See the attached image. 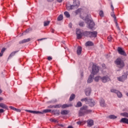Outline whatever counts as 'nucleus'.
Returning a JSON list of instances; mask_svg holds the SVG:
<instances>
[{"mask_svg": "<svg viewBox=\"0 0 128 128\" xmlns=\"http://www.w3.org/2000/svg\"><path fill=\"white\" fill-rule=\"evenodd\" d=\"M92 112V110H89L88 106H84L80 108L78 114L80 116H85V114H90Z\"/></svg>", "mask_w": 128, "mask_h": 128, "instance_id": "f257e3e1", "label": "nucleus"}, {"mask_svg": "<svg viewBox=\"0 0 128 128\" xmlns=\"http://www.w3.org/2000/svg\"><path fill=\"white\" fill-rule=\"evenodd\" d=\"M84 36H86L87 38H96L98 36V32L96 31H94V32H88V31H86L84 32Z\"/></svg>", "mask_w": 128, "mask_h": 128, "instance_id": "f03ea898", "label": "nucleus"}, {"mask_svg": "<svg viewBox=\"0 0 128 128\" xmlns=\"http://www.w3.org/2000/svg\"><path fill=\"white\" fill-rule=\"evenodd\" d=\"M81 102H85L86 104H89L90 106H94L96 102L92 99L88 98H84L81 100Z\"/></svg>", "mask_w": 128, "mask_h": 128, "instance_id": "7ed1b4c3", "label": "nucleus"}, {"mask_svg": "<svg viewBox=\"0 0 128 128\" xmlns=\"http://www.w3.org/2000/svg\"><path fill=\"white\" fill-rule=\"evenodd\" d=\"M82 18L84 20H86V24H88V28H90L91 30L92 28H94V21H92V20L86 18H84V17H82Z\"/></svg>", "mask_w": 128, "mask_h": 128, "instance_id": "20e7f679", "label": "nucleus"}, {"mask_svg": "<svg viewBox=\"0 0 128 128\" xmlns=\"http://www.w3.org/2000/svg\"><path fill=\"white\" fill-rule=\"evenodd\" d=\"M114 62L119 68H122L124 66V62L121 58H117Z\"/></svg>", "mask_w": 128, "mask_h": 128, "instance_id": "39448f33", "label": "nucleus"}, {"mask_svg": "<svg viewBox=\"0 0 128 128\" xmlns=\"http://www.w3.org/2000/svg\"><path fill=\"white\" fill-rule=\"evenodd\" d=\"M127 78L128 74L126 73H124L122 76L117 78L119 82H124V80H126Z\"/></svg>", "mask_w": 128, "mask_h": 128, "instance_id": "423d86ee", "label": "nucleus"}, {"mask_svg": "<svg viewBox=\"0 0 128 128\" xmlns=\"http://www.w3.org/2000/svg\"><path fill=\"white\" fill-rule=\"evenodd\" d=\"M100 71L98 66H96V64H93L92 66V74H96L98 72Z\"/></svg>", "mask_w": 128, "mask_h": 128, "instance_id": "0eeeda50", "label": "nucleus"}, {"mask_svg": "<svg viewBox=\"0 0 128 128\" xmlns=\"http://www.w3.org/2000/svg\"><path fill=\"white\" fill-rule=\"evenodd\" d=\"M110 92H114V94H116L117 96L119 98H122V94L120 92L116 89H111Z\"/></svg>", "mask_w": 128, "mask_h": 128, "instance_id": "6e6552de", "label": "nucleus"}, {"mask_svg": "<svg viewBox=\"0 0 128 128\" xmlns=\"http://www.w3.org/2000/svg\"><path fill=\"white\" fill-rule=\"evenodd\" d=\"M110 78L108 76L101 77V81L104 84H106V82H110Z\"/></svg>", "mask_w": 128, "mask_h": 128, "instance_id": "1a4fd4ad", "label": "nucleus"}, {"mask_svg": "<svg viewBox=\"0 0 128 128\" xmlns=\"http://www.w3.org/2000/svg\"><path fill=\"white\" fill-rule=\"evenodd\" d=\"M118 50L120 54H122V56H126V52H124V50H122V48L118 47Z\"/></svg>", "mask_w": 128, "mask_h": 128, "instance_id": "9d476101", "label": "nucleus"}, {"mask_svg": "<svg viewBox=\"0 0 128 128\" xmlns=\"http://www.w3.org/2000/svg\"><path fill=\"white\" fill-rule=\"evenodd\" d=\"M92 92V88H86L85 90V94L86 96H90Z\"/></svg>", "mask_w": 128, "mask_h": 128, "instance_id": "9b49d317", "label": "nucleus"}, {"mask_svg": "<svg viewBox=\"0 0 128 128\" xmlns=\"http://www.w3.org/2000/svg\"><path fill=\"white\" fill-rule=\"evenodd\" d=\"M88 126L90 128L92 126H94V120H87Z\"/></svg>", "mask_w": 128, "mask_h": 128, "instance_id": "f8f14e48", "label": "nucleus"}, {"mask_svg": "<svg viewBox=\"0 0 128 128\" xmlns=\"http://www.w3.org/2000/svg\"><path fill=\"white\" fill-rule=\"evenodd\" d=\"M73 4L75 6L78 8V6H80V0H74L73 2Z\"/></svg>", "mask_w": 128, "mask_h": 128, "instance_id": "ddd939ff", "label": "nucleus"}, {"mask_svg": "<svg viewBox=\"0 0 128 128\" xmlns=\"http://www.w3.org/2000/svg\"><path fill=\"white\" fill-rule=\"evenodd\" d=\"M100 106H102L103 108H104L106 106V102H104V100L102 98L100 101Z\"/></svg>", "mask_w": 128, "mask_h": 128, "instance_id": "4468645a", "label": "nucleus"}, {"mask_svg": "<svg viewBox=\"0 0 128 128\" xmlns=\"http://www.w3.org/2000/svg\"><path fill=\"white\" fill-rule=\"evenodd\" d=\"M76 6L74 4L70 5V6H67L66 8L68 10H74L76 8Z\"/></svg>", "mask_w": 128, "mask_h": 128, "instance_id": "2eb2a0df", "label": "nucleus"}, {"mask_svg": "<svg viewBox=\"0 0 128 128\" xmlns=\"http://www.w3.org/2000/svg\"><path fill=\"white\" fill-rule=\"evenodd\" d=\"M120 122H123V124H128V119L126 118H122L120 120Z\"/></svg>", "mask_w": 128, "mask_h": 128, "instance_id": "dca6fc26", "label": "nucleus"}, {"mask_svg": "<svg viewBox=\"0 0 128 128\" xmlns=\"http://www.w3.org/2000/svg\"><path fill=\"white\" fill-rule=\"evenodd\" d=\"M16 52H18V51H14V52H12L10 54L9 56L8 57V60L12 58V56H14V54H16Z\"/></svg>", "mask_w": 128, "mask_h": 128, "instance_id": "f3484780", "label": "nucleus"}, {"mask_svg": "<svg viewBox=\"0 0 128 128\" xmlns=\"http://www.w3.org/2000/svg\"><path fill=\"white\" fill-rule=\"evenodd\" d=\"M30 40V38L24 39L21 41H20L19 44H24L26 42H28Z\"/></svg>", "mask_w": 128, "mask_h": 128, "instance_id": "a211bd4d", "label": "nucleus"}, {"mask_svg": "<svg viewBox=\"0 0 128 128\" xmlns=\"http://www.w3.org/2000/svg\"><path fill=\"white\" fill-rule=\"evenodd\" d=\"M82 47L80 46H78L77 49V54H78V56H80V54H82Z\"/></svg>", "mask_w": 128, "mask_h": 128, "instance_id": "6ab92c4d", "label": "nucleus"}, {"mask_svg": "<svg viewBox=\"0 0 128 128\" xmlns=\"http://www.w3.org/2000/svg\"><path fill=\"white\" fill-rule=\"evenodd\" d=\"M94 43L92 41H88L86 43V46H92Z\"/></svg>", "mask_w": 128, "mask_h": 128, "instance_id": "aec40b11", "label": "nucleus"}, {"mask_svg": "<svg viewBox=\"0 0 128 128\" xmlns=\"http://www.w3.org/2000/svg\"><path fill=\"white\" fill-rule=\"evenodd\" d=\"M70 106H72V104H64L61 106V108H70Z\"/></svg>", "mask_w": 128, "mask_h": 128, "instance_id": "412c9836", "label": "nucleus"}, {"mask_svg": "<svg viewBox=\"0 0 128 128\" xmlns=\"http://www.w3.org/2000/svg\"><path fill=\"white\" fill-rule=\"evenodd\" d=\"M68 112H70L69 110H63L61 111V114H62V116H66V114H68Z\"/></svg>", "mask_w": 128, "mask_h": 128, "instance_id": "4be33fe9", "label": "nucleus"}, {"mask_svg": "<svg viewBox=\"0 0 128 128\" xmlns=\"http://www.w3.org/2000/svg\"><path fill=\"white\" fill-rule=\"evenodd\" d=\"M92 78L93 76L90 74L87 81L88 84H90V82H92Z\"/></svg>", "mask_w": 128, "mask_h": 128, "instance_id": "5701e85b", "label": "nucleus"}, {"mask_svg": "<svg viewBox=\"0 0 128 128\" xmlns=\"http://www.w3.org/2000/svg\"><path fill=\"white\" fill-rule=\"evenodd\" d=\"M0 108H6V110L8 109V106L5 104H4L3 103H0Z\"/></svg>", "mask_w": 128, "mask_h": 128, "instance_id": "b1692460", "label": "nucleus"}, {"mask_svg": "<svg viewBox=\"0 0 128 128\" xmlns=\"http://www.w3.org/2000/svg\"><path fill=\"white\" fill-rule=\"evenodd\" d=\"M52 114H54L55 116H58L60 114V110H52Z\"/></svg>", "mask_w": 128, "mask_h": 128, "instance_id": "393cba45", "label": "nucleus"}, {"mask_svg": "<svg viewBox=\"0 0 128 128\" xmlns=\"http://www.w3.org/2000/svg\"><path fill=\"white\" fill-rule=\"evenodd\" d=\"M118 116L114 115V114H111L108 116V118H110V120H116V118H117Z\"/></svg>", "mask_w": 128, "mask_h": 128, "instance_id": "a878e982", "label": "nucleus"}, {"mask_svg": "<svg viewBox=\"0 0 128 128\" xmlns=\"http://www.w3.org/2000/svg\"><path fill=\"white\" fill-rule=\"evenodd\" d=\"M52 112V110L50 109H46V110H44L42 112V114H46L48 112Z\"/></svg>", "mask_w": 128, "mask_h": 128, "instance_id": "bb28decb", "label": "nucleus"}, {"mask_svg": "<svg viewBox=\"0 0 128 128\" xmlns=\"http://www.w3.org/2000/svg\"><path fill=\"white\" fill-rule=\"evenodd\" d=\"M6 48H4L2 49L1 52H0V56H2L4 55V52H6Z\"/></svg>", "mask_w": 128, "mask_h": 128, "instance_id": "cd10ccee", "label": "nucleus"}, {"mask_svg": "<svg viewBox=\"0 0 128 128\" xmlns=\"http://www.w3.org/2000/svg\"><path fill=\"white\" fill-rule=\"evenodd\" d=\"M120 114V116H124L125 118H128V113L126 112L121 113Z\"/></svg>", "mask_w": 128, "mask_h": 128, "instance_id": "c85d7f7f", "label": "nucleus"}, {"mask_svg": "<svg viewBox=\"0 0 128 128\" xmlns=\"http://www.w3.org/2000/svg\"><path fill=\"white\" fill-rule=\"evenodd\" d=\"M63 19H64V16L62 14H60L58 18V22H60V20H62Z\"/></svg>", "mask_w": 128, "mask_h": 128, "instance_id": "c756f323", "label": "nucleus"}, {"mask_svg": "<svg viewBox=\"0 0 128 128\" xmlns=\"http://www.w3.org/2000/svg\"><path fill=\"white\" fill-rule=\"evenodd\" d=\"M76 98V95L74 94H72L70 98V102H72V100H74V98Z\"/></svg>", "mask_w": 128, "mask_h": 128, "instance_id": "7c9ffc66", "label": "nucleus"}, {"mask_svg": "<svg viewBox=\"0 0 128 128\" xmlns=\"http://www.w3.org/2000/svg\"><path fill=\"white\" fill-rule=\"evenodd\" d=\"M76 36H77V38L78 40H80V38H82V36H84V32L81 34H77Z\"/></svg>", "mask_w": 128, "mask_h": 128, "instance_id": "2f4dec72", "label": "nucleus"}, {"mask_svg": "<svg viewBox=\"0 0 128 128\" xmlns=\"http://www.w3.org/2000/svg\"><path fill=\"white\" fill-rule=\"evenodd\" d=\"M102 77L100 76H97L95 77L94 80L95 82H98L100 80H101Z\"/></svg>", "mask_w": 128, "mask_h": 128, "instance_id": "473e14b6", "label": "nucleus"}, {"mask_svg": "<svg viewBox=\"0 0 128 128\" xmlns=\"http://www.w3.org/2000/svg\"><path fill=\"white\" fill-rule=\"evenodd\" d=\"M82 106V102H78L77 103V104L76 105V108H80V106Z\"/></svg>", "mask_w": 128, "mask_h": 128, "instance_id": "72a5a7b5", "label": "nucleus"}, {"mask_svg": "<svg viewBox=\"0 0 128 128\" xmlns=\"http://www.w3.org/2000/svg\"><path fill=\"white\" fill-rule=\"evenodd\" d=\"M64 14L67 18H70V13H68V12H64Z\"/></svg>", "mask_w": 128, "mask_h": 128, "instance_id": "f704fd0d", "label": "nucleus"}, {"mask_svg": "<svg viewBox=\"0 0 128 128\" xmlns=\"http://www.w3.org/2000/svg\"><path fill=\"white\" fill-rule=\"evenodd\" d=\"M111 16H112V18H114V20H116V14H114V11L111 12Z\"/></svg>", "mask_w": 128, "mask_h": 128, "instance_id": "c9c22d12", "label": "nucleus"}, {"mask_svg": "<svg viewBox=\"0 0 128 128\" xmlns=\"http://www.w3.org/2000/svg\"><path fill=\"white\" fill-rule=\"evenodd\" d=\"M50 21H45L44 22V26H48L50 24Z\"/></svg>", "mask_w": 128, "mask_h": 128, "instance_id": "e433bc0d", "label": "nucleus"}, {"mask_svg": "<svg viewBox=\"0 0 128 128\" xmlns=\"http://www.w3.org/2000/svg\"><path fill=\"white\" fill-rule=\"evenodd\" d=\"M32 28H28L26 31H25V32L26 34H28V32H32Z\"/></svg>", "mask_w": 128, "mask_h": 128, "instance_id": "4c0bfd02", "label": "nucleus"}, {"mask_svg": "<svg viewBox=\"0 0 128 128\" xmlns=\"http://www.w3.org/2000/svg\"><path fill=\"white\" fill-rule=\"evenodd\" d=\"M82 34V32L80 31V29H77L76 31V34Z\"/></svg>", "mask_w": 128, "mask_h": 128, "instance_id": "58836bf2", "label": "nucleus"}, {"mask_svg": "<svg viewBox=\"0 0 128 128\" xmlns=\"http://www.w3.org/2000/svg\"><path fill=\"white\" fill-rule=\"evenodd\" d=\"M80 12H82V8H78L76 11L75 13L76 14H80Z\"/></svg>", "mask_w": 128, "mask_h": 128, "instance_id": "ea45409f", "label": "nucleus"}, {"mask_svg": "<svg viewBox=\"0 0 128 128\" xmlns=\"http://www.w3.org/2000/svg\"><path fill=\"white\" fill-rule=\"evenodd\" d=\"M62 108V104H58L54 105V108Z\"/></svg>", "mask_w": 128, "mask_h": 128, "instance_id": "a19ab883", "label": "nucleus"}, {"mask_svg": "<svg viewBox=\"0 0 128 128\" xmlns=\"http://www.w3.org/2000/svg\"><path fill=\"white\" fill-rule=\"evenodd\" d=\"M42 112H39V111H34V110L33 114H42Z\"/></svg>", "mask_w": 128, "mask_h": 128, "instance_id": "79ce46f5", "label": "nucleus"}, {"mask_svg": "<svg viewBox=\"0 0 128 128\" xmlns=\"http://www.w3.org/2000/svg\"><path fill=\"white\" fill-rule=\"evenodd\" d=\"M99 16L102 18L104 16V12L102 10H100L99 12Z\"/></svg>", "mask_w": 128, "mask_h": 128, "instance_id": "37998d69", "label": "nucleus"}, {"mask_svg": "<svg viewBox=\"0 0 128 128\" xmlns=\"http://www.w3.org/2000/svg\"><path fill=\"white\" fill-rule=\"evenodd\" d=\"M115 24H116V28H118V30H120V26H118V22H116V21L115 22Z\"/></svg>", "mask_w": 128, "mask_h": 128, "instance_id": "c03bdc74", "label": "nucleus"}, {"mask_svg": "<svg viewBox=\"0 0 128 128\" xmlns=\"http://www.w3.org/2000/svg\"><path fill=\"white\" fill-rule=\"evenodd\" d=\"M79 26H84V22H80L79 23Z\"/></svg>", "mask_w": 128, "mask_h": 128, "instance_id": "a18cd8bd", "label": "nucleus"}, {"mask_svg": "<svg viewBox=\"0 0 128 128\" xmlns=\"http://www.w3.org/2000/svg\"><path fill=\"white\" fill-rule=\"evenodd\" d=\"M112 38L110 36H108V42H112Z\"/></svg>", "mask_w": 128, "mask_h": 128, "instance_id": "49530a36", "label": "nucleus"}, {"mask_svg": "<svg viewBox=\"0 0 128 128\" xmlns=\"http://www.w3.org/2000/svg\"><path fill=\"white\" fill-rule=\"evenodd\" d=\"M9 108H10L11 110H16V108H15L12 106H10Z\"/></svg>", "mask_w": 128, "mask_h": 128, "instance_id": "de8ad7c7", "label": "nucleus"}, {"mask_svg": "<svg viewBox=\"0 0 128 128\" xmlns=\"http://www.w3.org/2000/svg\"><path fill=\"white\" fill-rule=\"evenodd\" d=\"M48 108H54V105H50L48 106Z\"/></svg>", "mask_w": 128, "mask_h": 128, "instance_id": "09e8293b", "label": "nucleus"}, {"mask_svg": "<svg viewBox=\"0 0 128 128\" xmlns=\"http://www.w3.org/2000/svg\"><path fill=\"white\" fill-rule=\"evenodd\" d=\"M26 112H30L31 114H34V110H26Z\"/></svg>", "mask_w": 128, "mask_h": 128, "instance_id": "8fccbe9b", "label": "nucleus"}, {"mask_svg": "<svg viewBox=\"0 0 128 128\" xmlns=\"http://www.w3.org/2000/svg\"><path fill=\"white\" fill-rule=\"evenodd\" d=\"M46 38H40V39H38V42H40V40H46Z\"/></svg>", "mask_w": 128, "mask_h": 128, "instance_id": "3c124183", "label": "nucleus"}, {"mask_svg": "<svg viewBox=\"0 0 128 128\" xmlns=\"http://www.w3.org/2000/svg\"><path fill=\"white\" fill-rule=\"evenodd\" d=\"M48 60H52V58L51 56H48Z\"/></svg>", "mask_w": 128, "mask_h": 128, "instance_id": "603ef678", "label": "nucleus"}, {"mask_svg": "<svg viewBox=\"0 0 128 128\" xmlns=\"http://www.w3.org/2000/svg\"><path fill=\"white\" fill-rule=\"evenodd\" d=\"M15 111L17 112H20V109L16 108V110H15Z\"/></svg>", "mask_w": 128, "mask_h": 128, "instance_id": "864d4df0", "label": "nucleus"}, {"mask_svg": "<svg viewBox=\"0 0 128 128\" xmlns=\"http://www.w3.org/2000/svg\"><path fill=\"white\" fill-rule=\"evenodd\" d=\"M4 110L3 109H0V114L4 112Z\"/></svg>", "mask_w": 128, "mask_h": 128, "instance_id": "5fc2aeb1", "label": "nucleus"}, {"mask_svg": "<svg viewBox=\"0 0 128 128\" xmlns=\"http://www.w3.org/2000/svg\"><path fill=\"white\" fill-rule=\"evenodd\" d=\"M111 8L112 12H114V6H112V4H111Z\"/></svg>", "mask_w": 128, "mask_h": 128, "instance_id": "6e6d98bb", "label": "nucleus"}, {"mask_svg": "<svg viewBox=\"0 0 128 128\" xmlns=\"http://www.w3.org/2000/svg\"><path fill=\"white\" fill-rule=\"evenodd\" d=\"M69 28H71L72 26V23H70L68 25Z\"/></svg>", "mask_w": 128, "mask_h": 128, "instance_id": "4d7b16f0", "label": "nucleus"}, {"mask_svg": "<svg viewBox=\"0 0 128 128\" xmlns=\"http://www.w3.org/2000/svg\"><path fill=\"white\" fill-rule=\"evenodd\" d=\"M52 122H56V120L54 119H51Z\"/></svg>", "mask_w": 128, "mask_h": 128, "instance_id": "13d9d810", "label": "nucleus"}, {"mask_svg": "<svg viewBox=\"0 0 128 128\" xmlns=\"http://www.w3.org/2000/svg\"><path fill=\"white\" fill-rule=\"evenodd\" d=\"M56 102V99H54L53 101L50 102Z\"/></svg>", "mask_w": 128, "mask_h": 128, "instance_id": "bf43d9fd", "label": "nucleus"}, {"mask_svg": "<svg viewBox=\"0 0 128 128\" xmlns=\"http://www.w3.org/2000/svg\"><path fill=\"white\" fill-rule=\"evenodd\" d=\"M76 124H82V122L79 121V122H76Z\"/></svg>", "mask_w": 128, "mask_h": 128, "instance_id": "052dcab7", "label": "nucleus"}, {"mask_svg": "<svg viewBox=\"0 0 128 128\" xmlns=\"http://www.w3.org/2000/svg\"><path fill=\"white\" fill-rule=\"evenodd\" d=\"M51 32H52V34H54V30L52 29V30H51Z\"/></svg>", "mask_w": 128, "mask_h": 128, "instance_id": "680f3d73", "label": "nucleus"}, {"mask_svg": "<svg viewBox=\"0 0 128 128\" xmlns=\"http://www.w3.org/2000/svg\"><path fill=\"white\" fill-rule=\"evenodd\" d=\"M57 2H62V0H57Z\"/></svg>", "mask_w": 128, "mask_h": 128, "instance_id": "e2e57ef3", "label": "nucleus"}, {"mask_svg": "<svg viewBox=\"0 0 128 128\" xmlns=\"http://www.w3.org/2000/svg\"><path fill=\"white\" fill-rule=\"evenodd\" d=\"M68 128H74V127H72V126H68Z\"/></svg>", "mask_w": 128, "mask_h": 128, "instance_id": "0e129e2a", "label": "nucleus"}, {"mask_svg": "<svg viewBox=\"0 0 128 128\" xmlns=\"http://www.w3.org/2000/svg\"><path fill=\"white\" fill-rule=\"evenodd\" d=\"M80 76H81L82 78V76H84V73H82V74H80Z\"/></svg>", "mask_w": 128, "mask_h": 128, "instance_id": "69168bd1", "label": "nucleus"}, {"mask_svg": "<svg viewBox=\"0 0 128 128\" xmlns=\"http://www.w3.org/2000/svg\"><path fill=\"white\" fill-rule=\"evenodd\" d=\"M48 2H54V0H48Z\"/></svg>", "mask_w": 128, "mask_h": 128, "instance_id": "338daca9", "label": "nucleus"}, {"mask_svg": "<svg viewBox=\"0 0 128 128\" xmlns=\"http://www.w3.org/2000/svg\"><path fill=\"white\" fill-rule=\"evenodd\" d=\"M2 91L1 90H0V94H2Z\"/></svg>", "mask_w": 128, "mask_h": 128, "instance_id": "774afa93", "label": "nucleus"}]
</instances>
